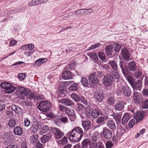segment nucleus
<instances>
[{
  "label": "nucleus",
  "mask_w": 148,
  "mask_h": 148,
  "mask_svg": "<svg viewBox=\"0 0 148 148\" xmlns=\"http://www.w3.org/2000/svg\"><path fill=\"white\" fill-rule=\"evenodd\" d=\"M85 113L88 117H90L91 115V110L89 107H86L85 108Z\"/></svg>",
  "instance_id": "nucleus-46"
},
{
  "label": "nucleus",
  "mask_w": 148,
  "mask_h": 148,
  "mask_svg": "<svg viewBox=\"0 0 148 148\" xmlns=\"http://www.w3.org/2000/svg\"><path fill=\"white\" fill-rule=\"evenodd\" d=\"M67 108L63 105L59 104L58 106V109L59 110L63 112H65L66 111V109Z\"/></svg>",
  "instance_id": "nucleus-52"
},
{
  "label": "nucleus",
  "mask_w": 148,
  "mask_h": 148,
  "mask_svg": "<svg viewBox=\"0 0 148 148\" xmlns=\"http://www.w3.org/2000/svg\"><path fill=\"white\" fill-rule=\"evenodd\" d=\"M124 107V103L121 101H118L115 106V108L116 110L121 111Z\"/></svg>",
  "instance_id": "nucleus-21"
},
{
  "label": "nucleus",
  "mask_w": 148,
  "mask_h": 148,
  "mask_svg": "<svg viewBox=\"0 0 148 148\" xmlns=\"http://www.w3.org/2000/svg\"><path fill=\"white\" fill-rule=\"evenodd\" d=\"M72 99L76 102H79L80 100V96L75 93H73L71 95Z\"/></svg>",
  "instance_id": "nucleus-31"
},
{
  "label": "nucleus",
  "mask_w": 148,
  "mask_h": 148,
  "mask_svg": "<svg viewBox=\"0 0 148 148\" xmlns=\"http://www.w3.org/2000/svg\"><path fill=\"white\" fill-rule=\"evenodd\" d=\"M113 51L116 53L119 52L121 49V45L117 43H114L112 45Z\"/></svg>",
  "instance_id": "nucleus-30"
},
{
  "label": "nucleus",
  "mask_w": 148,
  "mask_h": 148,
  "mask_svg": "<svg viewBox=\"0 0 148 148\" xmlns=\"http://www.w3.org/2000/svg\"><path fill=\"white\" fill-rule=\"evenodd\" d=\"M39 128L38 123L37 122H34L31 124L30 128L29 129L30 131L35 133L37 132Z\"/></svg>",
  "instance_id": "nucleus-20"
},
{
  "label": "nucleus",
  "mask_w": 148,
  "mask_h": 148,
  "mask_svg": "<svg viewBox=\"0 0 148 148\" xmlns=\"http://www.w3.org/2000/svg\"><path fill=\"white\" fill-rule=\"evenodd\" d=\"M103 75L100 71H97L90 75L88 77V79L90 84L93 86L97 85L99 82L97 77L101 78Z\"/></svg>",
  "instance_id": "nucleus-2"
},
{
  "label": "nucleus",
  "mask_w": 148,
  "mask_h": 148,
  "mask_svg": "<svg viewBox=\"0 0 148 148\" xmlns=\"http://www.w3.org/2000/svg\"><path fill=\"white\" fill-rule=\"evenodd\" d=\"M38 4H41L40 0H32L29 2L28 5L32 6L37 5Z\"/></svg>",
  "instance_id": "nucleus-35"
},
{
  "label": "nucleus",
  "mask_w": 148,
  "mask_h": 148,
  "mask_svg": "<svg viewBox=\"0 0 148 148\" xmlns=\"http://www.w3.org/2000/svg\"><path fill=\"white\" fill-rule=\"evenodd\" d=\"M17 43V41L16 40L12 39L10 40L9 45L10 46L12 47L15 45Z\"/></svg>",
  "instance_id": "nucleus-60"
},
{
  "label": "nucleus",
  "mask_w": 148,
  "mask_h": 148,
  "mask_svg": "<svg viewBox=\"0 0 148 148\" xmlns=\"http://www.w3.org/2000/svg\"><path fill=\"white\" fill-rule=\"evenodd\" d=\"M103 132L104 137L105 138L109 140L110 139L112 136V132L110 130L107 129L106 127H104L103 129Z\"/></svg>",
  "instance_id": "nucleus-10"
},
{
  "label": "nucleus",
  "mask_w": 148,
  "mask_h": 148,
  "mask_svg": "<svg viewBox=\"0 0 148 148\" xmlns=\"http://www.w3.org/2000/svg\"><path fill=\"white\" fill-rule=\"evenodd\" d=\"M1 86L2 88L5 89V91L7 93H11L14 92L16 88L11 83L6 82L2 83Z\"/></svg>",
  "instance_id": "nucleus-3"
},
{
  "label": "nucleus",
  "mask_w": 148,
  "mask_h": 148,
  "mask_svg": "<svg viewBox=\"0 0 148 148\" xmlns=\"http://www.w3.org/2000/svg\"><path fill=\"white\" fill-rule=\"evenodd\" d=\"M101 45V44L100 43H98L95 44L94 45H92L91 47H90L89 48V50H91L94 49L97 47H98Z\"/></svg>",
  "instance_id": "nucleus-58"
},
{
  "label": "nucleus",
  "mask_w": 148,
  "mask_h": 148,
  "mask_svg": "<svg viewBox=\"0 0 148 148\" xmlns=\"http://www.w3.org/2000/svg\"><path fill=\"white\" fill-rule=\"evenodd\" d=\"M60 120L61 122L63 123H66L68 122V119L65 116H62L60 118Z\"/></svg>",
  "instance_id": "nucleus-47"
},
{
  "label": "nucleus",
  "mask_w": 148,
  "mask_h": 148,
  "mask_svg": "<svg viewBox=\"0 0 148 148\" xmlns=\"http://www.w3.org/2000/svg\"><path fill=\"white\" fill-rule=\"evenodd\" d=\"M107 124L109 127L112 130L116 128L115 123L113 120H109L107 121Z\"/></svg>",
  "instance_id": "nucleus-25"
},
{
  "label": "nucleus",
  "mask_w": 148,
  "mask_h": 148,
  "mask_svg": "<svg viewBox=\"0 0 148 148\" xmlns=\"http://www.w3.org/2000/svg\"><path fill=\"white\" fill-rule=\"evenodd\" d=\"M108 63L111 67L112 70L113 71L118 70V66L116 62L114 60L110 61Z\"/></svg>",
  "instance_id": "nucleus-29"
},
{
  "label": "nucleus",
  "mask_w": 148,
  "mask_h": 148,
  "mask_svg": "<svg viewBox=\"0 0 148 148\" xmlns=\"http://www.w3.org/2000/svg\"><path fill=\"white\" fill-rule=\"evenodd\" d=\"M52 138V135L51 133H48L42 135L40 141L43 143L48 142Z\"/></svg>",
  "instance_id": "nucleus-13"
},
{
  "label": "nucleus",
  "mask_w": 148,
  "mask_h": 148,
  "mask_svg": "<svg viewBox=\"0 0 148 148\" xmlns=\"http://www.w3.org/2000/svg\"><path fill=\"white\" fill-rule=\"evenodd\" d=\"M59 102L64 104L66 106H68L72 107L75 105V103L71 99L64 98L60 99Z\"/></svg>",
  "instance_id": "nucleus-15"
},
{
  "label": "nucleus",
  "mask_w": 148,
  "mask_h": 148,
  "mask_svg": "<svg viewBox=\"0 0 148 148\" xmlns=\"http://www.w3.org/2000/svg\"><path fill=\"white\" fill-rule=\"evenodd\" d=\"M106 148H110L113 146V144L111 141H108L106 144Z\"/></svg>",
  "instance_id": "nucleus-59"
},
{
  "label": "nucleus",
  "mask_w": 148,
  "mask_h": 148,
  "mask_svg": "<svg viewBox=\"0 0 148 148\" xmlns=\"http://www.w3.org/2000/svg\"><path fill=\"white\" fill-rule=\"evenodd\" d=\"M43 145L39 141L36 143L35 146V148H42Z\"/></svg>",
  "instance_id": "nucleus-61"
},
{
  "label": "nucleus",
  "mask_w": 148,
  "mask_h": 148,
  "mask_svg": "<svg viewBox=\"0 0 148 148\" xmlns=\"http://www.w3.org/2000/svg\"><path fill=\"white\" fill-rule=\"evenodd\" d=\"M103 91L98 90L95 91L94 93V97L99 102H101L103 99Z\"/></svg>",
  "instance_id": "nucleus-9"
},
{
  "label": "nucleus",
  "mask_w": 148,
  "mask_h": 148,
  "mask_svg": "<svg viewBox=\"0 0 148 148\" xmlns=\"http://www.w3.org/2000/svg\"><path fill=\"white\" fill-rule=\"evenodd\" d=\"M135 123V120L134 119H132L130 121L128 125L130 128L132 127Z\"/></svg>",
  "instance_id": "nucleus-57"
},
{
  "label": "nucleus",
  "mask_w": 148,
  "mask_h": 148,
  "mask_svg": "<svg viewBox=\"0 0 148 148\" xmlns=\"http://www.w3.org/2000/svg\"><path fill=\"white\" fill-rule=\"evenodd\" d=\"M133 97L134 99L138 101L140 99V94L138 92H135L134 93Z\"/></svg>",
  "instance_id": "nucleus-54"
},
{
  "label": "nucleus",
  "mask_w": 148,
  "mask_h": 148,
  "mask_svg": "<svg viewBox=\"0 0 148 148\" xmlns=\"http://www.w3.org/2000/svg\"><path fill=\"white\" fill-rule=\"evenodd\" d=\"M130 118V116L129 114L128 113H125L122 119V124L124 125L126 124Z\"/></svg>",
  "instance_id": "nucleus-28"
},
{
  "label": "nucleus",
  "mask_w": 148,
  "mask_h": 148,
  "mask_svg": "<svg viewBox=\"0 0 148 148\" xmlns=\"http://www.w3.org/2000/svg\"><path fill=\"white\" fill-rule=\"evenodd\" d=\"M75 107L76 110L78 112L83 110L84 108V106L81 103H77Z\"/></svg>",
  "instance_id": "nucleus-40"
},
{
  "label": "nucleus",
  "mask_w": 148,
  "mask_h": 148,
  "mask_svg": "<svg viewBox=\"0 0 148 148\" xmlns=\"http://www.w3.org/2000/svg\"><path fill=\"white\" fill-rule=\"evenodd\" d=\"M77 88V85L76 83L72 84L69 87L70 90L74 91L76 90Z\"/></svg>",
  "instance_id": "nucleus-48"
},
{
  "label": "nucleus",
  "mask_w": 148,
  "mask_h": 148,
  "mask_svg": "<svg viewBox=\"0 0 148 148\" xmlns=\"http://www.w3.org/2000/svg\"><path fill=\"white\" fill-rule=\"evenodd\" d=\"M66 109L65 112L68 116H71L75 114V111L72 108H67Z\"/></svg>",
  "instance_id": "nucleus-39"
},
{
  "label": "nucleus",
  "mask_w": 148,
  "mask_h": 148,
  "mask_svg": "<svg viewBox=\"0 0 148 148\" xmlns=\"http://www.w3.org/2000/svg\"><path fill=\"white\" fill-rule=\"evenodd\" d=\"M84 134L83 129L78 126L75 127L67 134L69 140L75 143L79 141Z\"/></svg>",
  "instance_id": "nucleus-1"
},
{
  "label": "nucleus",
  "mask_w": 148,
  "mask_h": 148,
  "mask_svg": "<svg viewBox=\"0 0 148 148\" xmlns=\"http://www.w3.org/2000/svg\"><path fill=\"white\" fill-rule=\"evenodd\" d=\"M18 77L21 80H23L26 77V75L22 73H20L18 75Z\"/></svg>",
  "instance_id": "nucleus-62"
},
{
  "label": "nucleus",
  "mask_w": 148,
  "mask_h": 148,
  "mask_svg": "<svg viewBox=\"0 0 148 148\" xmlns=\"http://www.w3.org/2000/svg\"><path fill=\"white\" fill-rule=\"evenodd\" d=\"M123 94L125 97L130 96L131 94V91L130 88L127 86H125L122 87Z\"/></svg>",
  "instance_id": "nucleus-17"
},
{
  "label": "nucleus",
  "mask_w": 148,
  "mask_h": 148,
  "mask_svg": "<svg viewBox=\"0 0 148 148\" xmlns=\"http://www.w3.org/2000/svg\"><path fill=\"white\" fill-rule=\"evenodd\" d=\"M23 132L22 129L19 126H16L13 130L14 134L18 136H21Z\"/></svg>",
  "instance_id": "nucleus-23"
},
{
  "label": "nucleus",
  "mask_w": 148,
  "mask_h": 148,
  "mask_svg": "<svg viewBox=\"0 0 148 148\" xmlns=\"http://www.w3.org/2000/svg\"><path fill=\"white\" fill-rule=\"evenodd\" d=\"M82 125L84 129V132L86 133L91 127V122L88 120L82 121Z\"/></svg>",
  "instance_id": "nucleus-8"
},
{
  "label": "nucleus",
  "mask_w": 148,
  "mask_h": 148,
  "mask_svg": "<svg viewBox=\"0 0 148 148\" xmlns=\"http://www.w3.org/2000/svg\"><path fill=\"white\" fill-rule=\"evenodd\" d=\"M50 106L49 102L48 101H43L39 103L38 108L41 111L47 112L49 110Z\"/></svg>",
  "instance_id": "nucleus-4"
},
{
  "label": "nucleus",
  "mask_w": 148,
  "mask_h": 148,
  "mask_svg": "<svg viewBox=\"0 0 148 148\" xmlns=\"http://www.w3.org/2000/svg\"><path fill=\"white\" fill-rule=\"evenodd\" d=\"M17 90L21 94L25 96H27L30 93L29 90L21 86L18 87L17 88Z\"/></svg>",
  "instance_id": "nucleus-11"
},
{
  "label": "nucleus",
  "mask_w": 148,
  "mask_h": 148,
  "mask_svg": "<svg viewBox=\"0 0 148 148\" xmlns=\"http://www.w3.org/2000/svg\"><path fill=\"white\" fill-rule=\"evenodd\" d=\"M73 75V74L70 71H64L62 74V77L65 80L71 79L72 78Z\"/></svg>",
  "instance_id": "nucleus-18"
},
{
  "label": "nucleus",
  "mask_w": 148,
  "mask_h": 148,
  "mask_svg": "<svg viewBox=\"0 0 148 148\" xmlns=\"http://www.w3.org/2000/svg\"><path fill=\"white\" fill-rule=\"evenodd\" d=\"M103 84L106 86H109L112 85L113 81L110 76H105L102 80Z\"/></svg>",
  "instance_id": "nucleus-12"
},
{
  "label": "nucleus",
  "mask_w": 148,
  "mask_h": 148,
  "mask_svg": "<svg viewBox=\"0 0 148 148\" xmlns=\"http://www.w3.org/2000/svg\"><path fill=\"white\" fill-rule=\"evenodd\" d=\"M108 117L107 115L102 114L99 115L96 119V122L97 125V127H99L100 126L104 125L105 123V120H107Z\"/></svg>",
  "instance_id": "nucleus-5"
},
{
  "label": "nucleus",
  "mask_w": 148,
  "mask_h": 148,
  "mask_svg": "<svg viewBox=\"0 0 148 148\" xmlns=\"http://www.w3.org/2000/svg\"><path fill=\"white\" fill-rule=\"evenodd\" d=\"M119 65L121 69L123 74L125 76L129 75V71L127 68L124 65V63L121 61L119 62Z\"/></svg>",
  "instance_id": "nucleus-14"
},
{
  "label": "nucleus",
  "mask_w": 148,
  "mask_h": 148,
  "mask_svg": "<svg viewBox=\"0 0 148 148\" xmlns=\"http://www.w3.org/2000/svg\"><path fill=\"white\" fill-rule=\"evenodd\" d=\"M125 76L127 77V80L132 86L135 81V79L131 76L128 75Z\"/></svg>",
  "instance_id": "nucleus-41"
},
{
  "label": "nucleus",
  "mask_w": 148,
  "mask_h": 148,
  "mask_svg": "<svg viewBox=\"0 0 148 148\" xmlns=\"http://www.w3.org/2000/svg\"><path fill=\"white\" fill-rule=\"evenodd\" d=\"M42 62L40 58L36 61L34 62V65L36 66H40L42 64Z\"/></svg>",
  "instance_id": "nucleus-56"
},
{
  "label": "nucleus",
  "mask_w": 148,
  "mask_h": 148,
  "mask_svg": "<svg viewBox=\"0 0 148 148\" xmlns=\"http://www.w3.org/2000/svg\"><path fill=\"white\" fill-rule=\"evenodd\" d=\"M6 114L10 117H12L13 116V113L11 110H7L6 112Z\"/></svg>",
  "instance_id": "nucleus-63"
},
{
  "label": "nucleus",
  "mask_w": 148,
  "mask_h": 148,
  "mask_svg": "<svg viewBox=\"0 0 148 148\" xmlns=\"http://www.w3.org/2000/svg\"><path fill=\"white\" fill-rule=\"evenodd\" d=\"M138 66L136 63L134 61H131L128 64V71H134L137 69Z\"/></svg>",
  "instance_id": "nucleus-16"
},
{
  "label": "nucleus",
  "mask_w": 148,
  "mask_h": 148,
  "mask_svg": "<svg viewBox=\"0 0 148 148\" xmlns=\"http://www.w3.org/2000/svg\"><path fill=\"white\" fill-rule=\"evenodd\" d=\"M80 101L85 105H87L88 106H89V104L88 103L87 101L83 97L80 96Z\"/></svg>",
  "instance_id": "nucleus-50"
},
{
  "label": "nucleus",
  "mask_w": 148,
  "mask_h": 148,
  "mask_svg": "<svg viewBox=\"0 0 148 148\" xmlns=\"http://www.w3.org/2000/svg\"><path fill=\"white\" fill-rule=\"evenodd\" d=\"M82 147L86 148L90 144V140L88 139H84L82 142Z\"/></svg>",
  "instance_id": "nucleus-33"
},
{
  "label": "nucleus",
  "mask_w": 148,
  "mask_h": 148,
  "mask_svg": "<svg viewBox=\"0 0 148 148\" xmlns=\"http://www.w3.org/2000/svg\"><path fill=\"white\" fill-rule=\"evenodd\" d=\"M37 95L33 93H30L28 97L30 99H37Z\"/></svg>",
  "instance_id": "nucleus-53"
},
{
  "label": "nucleus",
  "mask_w": 148,
  "mask_h": 148,
  "mask_svg": "<svg viewBox=\"0 0 148 148\" xmlns=\"http://www.w3.org/2000/svg\"><path fill=\"white\" fill-rule=\"evenodd\" d=\"M142 74V71L141 69H139L135 73V77L136 78H139L141 76Z\"/></svg>",
  "instance_id": "nucleus-45"
},
{
  "label": "nucleus",
  "mask_w": 148,
  "mask_h": 148,
  "mask_svg": "<svg viewBox=\"0 0 148 148\" xmlns=\"http://www.w3.org/2000/svg\"><path fill=\"white\" fill-rule=\"evenodd\" d=\"M142 106L143 108H148V99L143 101Z\"/></svg>",
  "instance_id": "nucleus-55"
},
{
  "label": "nucleus",
  "mask_w": 148,
  "mask_h": 148,
  "mask_svg": "<svg viewBox=\"0 0 148 148\" xmlns=\"http://www.w3.org/2000/svg\"><path fill=\"white\" fill-rule=\"evenodd\" d=\"M105 50L106 55H111L113 52L112 45H108L106 46Z\"/></svg>",
  "instance_id": "nucleus-26"
},
{
  "label": "nucleus",
  "mask_w": 148,
  "mask_h": 148,
  "mask_svg": "<svg viewBox=\"0 0 148 148\" xmlns=\"http://www.w3.org/2000/svg\"><path fill=\"white\" fill-rule=\"evenodd\" d=\"M122 57L125 61H129L130 59V54L127 49L123 48L121 51Z\"/></svg>",
  "instance_id": "nucleus-7"
},
{
  "label": "nucleus",
  "mask_w": 148,
  "mask_h": 148,
  "mask_svg": "<svg viewBox=\"0 0 148 148\" xmlns=\"http://www.w3.org/2000/svg\"><path fill=\"white\" fill-rule=\"evenodd\" d=\"M90 146L89 148H97V145L96 143L92 142V143H90L89 145Z\"/></svg>",
  "instance_id": "nucleus-64"
},
{
  "label": "nucleus",
  "mask_w": 148,
  "mask_h": 148,
  "mask_svg": "<svg viewBox=\"0 0 148 148\" xmlns=\"http://www.w3.org/2000/svg\"><path fill=\"white\" fill-rule=\"evenodd\" d=\"M142 86V83L141 81L138 80L136 82L135 81L132 86L133 88H135L138 90H140Z\"/></svg>",
  "instance_id": "nucleus-24"
},
{
  "label": "nucleus",
  "mask_w": 148,
  "mask_h": 148,
  "mask_svg": "<svg viewBox=\"0 0 148 148\" xmlns=\"http://www.w3.org/2000/svg\"><path fill=\"white\" fill-rule=\"evenodd\" d=\"M91 115L93 118H96L100 115L99 112L97 109H94L92 111Z\"/></svg>",
  "instance_id": "nucleus-37"
},
{
  "label": "nucleus",
  "mask_w": 148,
  "mask_h": 148,
  "mask_svg": "<svg viewBox=\"0 0 148 148\" xmlns=\"http://www.w3.org/2000/svg\"><path fill=\"white\" fill-rule=\"evenodd\" d=\"M38 138V134H35L30 137V142L33 143H35L37 142Z\"/></svg>",
  "instance_id": "nucleus-36"
},
{
  "label": "nucleus",
  "mask_w": 148,
  "mask_h": 148,
  "mask_svg": "<svg viewBox=\"0 0 148 148\" xmlns=\"http://www.w3.org/2000/svg\"><path fill=\"white\" fill-rule=\"evenodd\" d=\"M88 56L90 57L91 60L94 62H97L98 61V58L96 53L93 52L88 53Z\"/></svg>",
  "instance_id": "nucleus-27"
},
{
  "label": "nucleus",
  "mask_w": 148,
  "mask_h": 148,
  "mask_svg": "<svg viewBox=\"0 0 148 148\" xmlns=\"http://www.w3.org/2000/svg\"><path fill=\"white\" fill-rule=\"evenodd\" d=\"M16 125V122L14 119L11 118L9 120L8 125L10 127H14Z\"/></svg>",
  "instance_id": "nucleus-32"
},
{
  "label": "nucleus",
  "mask_w": 148,
  "mask_h": 148,
  "mask_svg": "<svg viewBox=\"0 0 148 148\" xmlns=\"http://www.w3.org/2000/svg\"><path fill=\"white\" fill-rule=\"evenodd\" d=\"M144 116V112L142 111H140L137 112L136 114L134 116V118L136 122H138L143 119Z\"/></svg>",
  "instance_id": "nucleus-19"
},
{
  "label": "nucleus",
  "mask_w": 148,
  "mask_h": 148,
  "mask_svg": "<svg viewBox=\"0 0 148 148\" xmlns=\"http://www.w3.org/2000/svg\"><path fill=\"white\" fill-rule=\"evenodd\" d=\"M80 82L83 86L85 87H88V82L87 79L86 77H82L81 79Z\"/></svg>",
  "instance_id": "nucleus-34"
},
{
  "label": "nucleus",
  "mask_w": 148,
  "mask_h": 148,
  "mask_svg": "<svg viewBox=\"0 0 148 148\" xmlns=\"http://www.w3.org/2000/svg\"><path fill=\"white\" fill-rule=\"evenodd\" d=\"M114 118L117 123L121 121V116L118 114H116L114 116Z\"/></svg>",
  "instance_id": "nucleus-49"
},
{
  "label": "nucleus",
  "mask_w": 148,
  "mask_h": 148,
  "mask_svg": "<svg viewBox=\"0 0 148 148\" xmlns=\"http://www.w3.org/2000/svg\"><path fill=\"white\" fill-rule=\"evenodd\" d=\"M67 142V138L65 136L62 139L59 140L58 141V143L59 144L62 145H64Z\"/></svg>",
  "instance_id": "nucleus-42"
},
{
  "label": "nucleus",
  "mask_w": 148,
  "mask_h": 148,
  "mask_svg": "<svg viewBox=\"0 0 148 148\" xmlns=\"http://www.w3.org/2000/svg\"><path fill=\"white\" fill-rule=\"evenodd\" d=\"M84 10V8L78 9L75 12V14L77 15L82 16L84 14L85 12V11Z\"/></svg>",
  "instance_id": "nucleus-43"
},
{
  "label": "nucleus",
  "mask_w": 148,
  "mask_h": 148,
  "mask_svg": "<svg viewBox=\"0 0 148 148\" xmlns=\"http://www.w3.org/2000/svg\"><path fill=\"white\" fill-rule=\"evenodd\" d=\"M106 101H107L108 104L109 105H113L115 101L114 98L111 97L107 99Z\"/></svg>",
  "instance_id": "nucleus-44"
},
{
  "label": "nucleus",
  "mask_w": 148,
  "mask_h": 148,
  "mask_svg": "<svg viewBox=\"0 0 148 148\" xmlns=\"http://www.w3.org/2000/svg\"><path fill=\"white\" fill-rule=\"evenodd\" d=\"M49 130V127L47 125H45L42 128L39 134L41 135H42L48 132Z\"/></svg>",
  "instance_id": "nucleus-38"
},
{
  "label": "nucleus",
  "mask_w": 148,
  "mask_h": 148,
  "mask_svg": "<svg viewBox=\"0 0 148 148\" xmlns=\"http://www.w3.org/2000/svg\"><path fill=\"white\" fill-rule=\"evenodd\" d=\"M98 55L99 58L103 62H104L106 58L105 54L102 52H100L98 53Z\"/></svg>",
  "instance_id": "nucleus-51"
},
{
  "label": "nucleus",
  "mask_w": 148,
  "mask_h": 148,
  "mask_svg": "<svg viewBox=\"0 0 148 148\" xmlns=\"http://www.w3.org/2000/svg\"><path fill=\"white\" fill-rule=\"evenodd\" d=\"M118 70L112 71L110 76L113 81H115V79H117L120 77V75L118 72Z\"/></svg>",
  "instance_id": "nucleus-22"
},
{
  "label": "nucleus",
  "mask_w": 148,
  "mask_h": 148,
  "mask_svg": "<svg viewBox=\"0 0 148 148\" xmlns=\"http://www.w3.org/2000/svg\"><path fill=\"white\" fill-rule=\"evenodd\" d=\"M52 131L55 134L56 140H58L61 138L64 135V133L57 128L55 127L53 128Z\"/></svg>",
  "instance_id": "nucleus-6"
}]
</instances>
